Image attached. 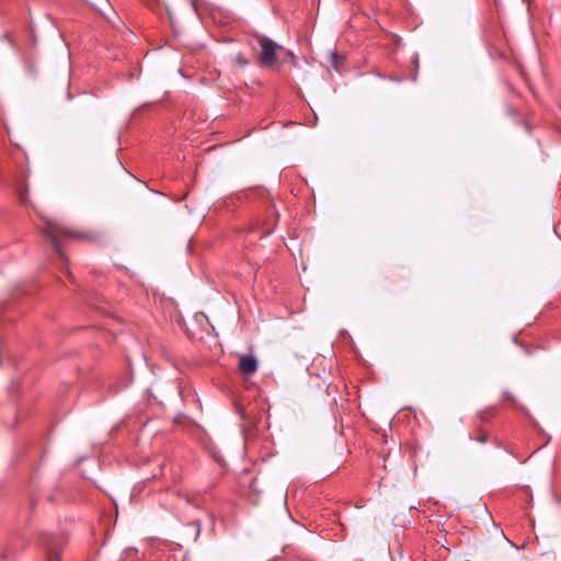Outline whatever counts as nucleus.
<instances>
[{"mask_svg": "<svg viewBox=\"0 0 561 561\" xmlns=\"http://www.w3.org/2000/svg\"><path fill=\"white\" fill-rule=\"evenodd\" d=\"M42 236L49 241L54 252L58 254L61 259H65V254L61 250L60 245V239L64 237L70 238V237H79L78 233L75 231H71L60 224L53 221V220H46L45 224L39 227Z\"/></svg>", "mask_w": 561, "mask_h": 561, "instance_id": "f257e3e1", "label": "nucleus"}, {"mask_svg": "<svg viewBox=\"0 0 561 561\" xmlns=\"http://www.w3.org/2000/svg\"><path fill=\"white\" fill-rule=\"evenodd\" d=\"M255 39L261 47L260 62L266 67L274 65L277 60L276 51L280 49L282 46L265 36L259 35Z\"/></svg>", "mask_w": 561, "mask_h": 561, "instance_id": "f03ea898", "label": "nucleus"}, {"mask_svg": "<svg viewBox=\"0 0 561 561\" xmlns=\"http://www.w3.org/2000/svg\"><path fill=\"white\" fill-rule=\"evenodd\" d=\"M239 370L244 375H253L257 370V360L253 355H241Z\"/></svg>", "mask_w": 561, "mask_h": 561, "instance_id": "7ed1b4c3", "label": "nucleus"}, {"mask_svg": "<svg viewBox=\"0 0 561 561\" xmlns=\"http://www.w3.org/2000/svg\"><path fill=\"white\" fill-rule=\"evenodd\" d=\"M50 537L48 538H44V542L46 545V550H47V559L48 561H60L61 559V551H60V548L50 542Z\"/></svg>", "mask_w": 561, "mask_h": 561, "instance_id": "20e7f679", "label": "nucleus"}, {"mask_svg": "<svg viewBox=\"0 0 561 561\" xmlns=\"http://www.w3.org/2000/svg\"><path fill=\"white\" fill-rule=\"evenodd\" d=\"M495 409L493 407L486 408L478 412V417L481 422H488L494 416Z\"/></svg>", "mask_w": 561, "mask_h": 561, "instance_id": "39448f33", "label": "nucleus"}, {"mask_svg": "<svg viewBox=\"0 0 561 561\" xmlns=\"http://www.w3.org/2000/svg\"><path fill=\"white\" fill-rule=\"evenodd\" d=\"M233 62L240 67H245L249 65L248 59L240 54L233 57Z\"/></svg>", "mask_w": 561, "mask_h": 561, "instance_id": "423d86ee", "label": "nucleus"}, {"mask_svg": "<svg viewBox=\"0 0 561 561\" xmlns=\"http://www.w3.org/2000/svg\"><path fill=\"white\" fill-rule=\"evenodd\" d=\"M19 202L21 204H26L28 202V194L26 190H21L19 192Z\"/></svg>", "mask_w": 561, "mask_h": 561, "instance_id": "0eeeda50", "label": "nucleus"}, {"mask_svg": "<svg viewBox=\"0 0 561 561\" xmlns=\"http://www.w3.org/2000/svg\"><path fill=\"white\" fill-rule=\"evenodd\" d=\"M503 397H504V400L512 403V404H515L516 400H515V397L513 393H511L510 391H504L503 392Z\"/></svg>", "mask_w": 561, "mask_h": 561, "instance_id": "6e6552de", "label": "nucleus"}, {"mask_svg": "<svg viewBox=\"0 0 561 561\" xmlns=\"http://www.w3.org/2000/svg\"><path fill=\"white\" fill-rule=\"evenodd\" d=\"M471 439H474L478 443L484 444L488 442V435L485 433H481L477 437H471Z\"/></svg>", "mask_w": 561, "mask_h": 561, "instance_id": "1a4fd4ad", "label": "nucleus"}]
</instances>
